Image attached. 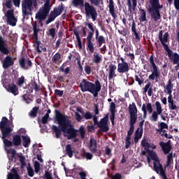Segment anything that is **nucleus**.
<instances>
[{"instance_id":"23","label":"nucleus","mask_w":179,"mask_h":179,"mask_svg":"<svg viewBox=\"0 0 179 179\" xmlns=\"http://www.w3.org/2000/svg\"><path fill=\"white\" fill-rule=\"evenodd\" d=\"M115 71H117V66H115V64H110L108 66V80H112L114 78H117Z\"/></svg>"},{"instance_id":"12","label":"nucleus","mask_w":179,"mask_h":179,"mask_svg":"<svg viewBox=\"0 0 179 179\" xmlns=\"http://www.w3.org/2000/svg\"><path fill=\"white\" fill-rule=\"evenodd\" d=\"M167 52V55L171 61H172L173 65H176L175 69H179V55L177 52H173L171 49H168L165 50Z\"/></svg>"},{"instance_id":"57","label":"nucleus","mask_w":179,"mask_h":179,"mask_svg":"<svg viewBox=\"0 0 179 179\" xmlns=\"http://www.w3.org/2000/svg\"><path fill=\"white\" fill-rule=\"evenodd\" d=\"M55 96L62 97V96H64V91L58 89L55 90Z\"/></svg>"},{"instance_id":"22","label":"nucleus","mask_w":179,"mask_h":179,"mask_svg":"<svg viewBox=\"0 0 179 179\" xmlns=\"http://www.w3.org/2000/svg\"><path fill=\"white\" fill-rule=\"evenodd\" d=\"M95 40L98 43V47H101L103 44H106V38L104 36H100V32L99 31V29L96 28L95 30Z\"/></svg>"},{"instance_id":"51","label":"nucleus","mask_w":179,"mask_h":179,"mask_svg":"<svg viewBox=\"0 0 179 179\" xmlns=\"http://www.w3.org/2000/svg\"><path fill=\"white\" fill-rule=\"evenodd\" d=\"M90 2L92 3V5H94V6H96L99 8L101 5H103V0H90Z\"/></svg>"},{"instance_id":"44","label":"nucleus","mask_w":179,"mask_h":179,"mask_svg":"<svg viewBox=\"0 0 179 179\" xmlns=\"http://www.w3.org/2000/svg\"><path fill=\"white\" fill-rule=\"evenodd\" d=\"M131 31L134 32V35L135 36L136 40H141V38L139 37V34L136 31V24H135V21L132 22Z\"/></svg>"},{"instance_id":"60","label":"nucleus","mask_w":179,"mask_h":179,"mask_svg":"<svg viewBox=\"0 0 179 179\" xmlns=\"http://www.w3.org/2000/svg\"><path fill=\"white\" fill-rule=\"evenodd\" d=\"M24 83V76H22L20 78H19L17 80V86H22Z\"/></svg>"},{"instance_id":"16","label":"nucleus","mask_w":179,"mask_h":179,"mask_svg":"<svg viewBox=\"0 0 179 179\" xmlns=\"http://www.w3.org/2000/svg\"><path fill=\"white\" fill-rule=\"evenodd\" d=\"M148 12L151 17L152 22H159V20H162V14H160V11H157V10H155L152 7H149L148 8Z\"/></svg>"},{"instance_id":"4","label":"nucleus","mask_w":179,"mask_h":179,"mask_svg":"<svg viewBox=\"0 0 179 179\" xmlns=\"http://www.w3.org/2000/svg\"><path fill=\"white\" fill-rule=\"evenodd\" d=\"M43 6L39 8L36 13L35 18L38 20V24H41L47 19L48 15H50V10H51L50 0H45Z\"/></svg>"},{"instance_id":"37","label":"nucleus","mask_w":179,"mask_h":179,"mask_svg":"<svg viewBox=\"0 0 179 179\" xmlns=\"http://www.w3.org/2000/svg\"><path fill=\"white\" fill-rule=\"evenodd\" d=\"M140 16L139 20L141 23H143V22H148V19L146 18V10L139 8Z\"/></svg>"},{"instance_id":"2","label":"nucleus","mask_w":179,"mask_h":179,"mask_svg":"<svg viewBox=\"0 0 179 179\" xmlns=\"http://www.w3.org/2000/svg\"><path fill=\"white\" fill-rule=\"evenodd\" d=\"M129 113L130 115L129 119V129L127 131V136H126L125 148L128 149L131 146V136L135 131V124L138 121V108L134 102L132 104L129 105Z\"/></svg>"},{"instance_id":"5","label":"nucleus","mask_w":179,"mask_h":179,"mask_svg":"<svg viewBox=\"0 0 179 179\" xmlns=\"http://www.w3.org/2000/svg\"><path fill=\"white\" fill-rule=\"evenodd\" d=\"M10 127H12V124L8 120V117H3L0 122V129L1 131V136L0 135V138H1V139L9 138L12 135L13 128Z\"/></svg>"},{"instance_id":"56","label":"nucleus","mask_w":179,"mask_h":179,"mask_svg":"<svg viewBox=\"0 0 179 179\" xmlns=\"http://www.w3.org/2000/svg\"><path fill=\"white\" fill-rule=\"evenodd\" d=\"M56 34H57V33L55 32V28L50 29L48 32V36H50V37H52V38H55Z\"/></svg>"},{"instance_id":"25","label":"nucleus","mask_w":179,"mask_h":179,"mask_svg":"<svg viewBox=\"0 0 179 179\" xmlns=\"http://www.w3.org/2000/svg\"><path fill=\"white\" fill-rule=\"evenodd\" d=\"M161 162L162 161H159V162H153L154 171H155L157 174H159V176L164 173H166V171H164Z\"/></svg>"},{"instance_id":"32","label":"nucleus","mask_w":179,"mask_h":179,"mask_svg":"<svg viewBox=\"0 0 179 179\" xmlns=\"http://www.w3.org/2000/svg\"><path fill=\"white\" fill-rule=\"evenodd\" d=\"M34 47H36L37 52H45L47 51V48L45 47L41 46V41L37 40L34 42Z\"/></svg>"},{"instance_id":"38","label":"nucleus","mask_w":179,"mask_h":179,"mask_svg":"<svg viewBox=\"0 0 179 179\" xmlns=\"http://www.w3.org/2000/svg\"><path fill=\"white\" fill-rule=\"evenodd\" d=\"M34 38L36 41L38 40V31H41V29L37 28V21L33 24Z\"/></svg>"},{"instance_id":"34","label":"nucleus","mask_w":179,"mask_h":179,"mask_svg":"<svg viewBox=\"0 0 179 179\" xmlns=\"http://www.w3.org/2000/svg\"><path fill=\"white\" fill-rule=\"evenodd\" d=\"M20 177L19 176V173H17V171L16 169L13 168L11 169V173H9L7 176V179H19Z\"/></svg>"},{"instance_id":"54","label":"nucleus","mask_w":179,"mask_h":179,"mask_svg":"<svg viewBox=\"0 0 179 179\" xmlns=\"http://www.w3.org/2000/svg\"><path fill=\"white\" fill-rule=\"evenodd\" d=\"M3 6H6L7 9H12V7L13 6V3L12 2V0H6L5 3H3Z\"/></svg>"},{"instance_id":"19","label":"nucleus","mask_w":179,"mask_h":179,"mask_svg":"<svg viewBox=\"0 0 179 179\" xmlns=\"http://www.w3.org/2000/svg\"><path fill=\"white\" fill-rule=\"evenodd\" d=\"M19 65L22 69H25L27 71L29 68H31L33 64L31 63V60H30L29 58L25 59L24 57H22L19 60Z\"/></svg>"},{"instance_id":"7","label":"nucleus","mask_w":179,"mask_h":179,"mask_svg":"<svg viewBox=\"0 0 179 179\" xmlns=\"http://www.w3.org/2000/svg\"><path fill=\"white\" fill-rule=\"evenodd\" d=\"M85 13L87 19H92V22H96L97 20V10L90 3L85 1Z\"/></svg>"},{"instance_id":"17","label":"nucleus","mask_w":179,"mask_h":179,"mask_svg":"<svg viewBox=\"0 0 179 179\" xmlns=\"http://www.w3.org/2000/svg\"><path fill=\"white\" fill-rule=\"evenodd\" d=\"M155 106L157 111H153L151 116V121L156 122L159 118V115L163 113V109L162 108V104L159 101L155 102Z\"/></svg>"},{"instance_id":"21","label":"nucleus","mask_w":179,"mask_h":179,"mask_svg":"<svg viewBox=\"0 0 179 179\" xmlns=\"http://www.w3.org/2000/svg\"><path fill=\"white\" fill-rule=\"evenodd\" d=\"M0 52L4 55H8L10 52L9 49L6 47V41L3 39L2 36H0Z\"/></svg>"},{"instance_id":"41","label":"nucleus","mask_w":179,"mask_h":179,"mask_svg":"<svg viewBox=\"0 0 179 179\" xmlns=\"http://www.w3.org/2000/svg\"><path fill=\"white\" fill-rule=\"evenodd\" d=\"M31 142V141L30 140V137L27 136H22V146H24V148H29Z\"/></svg>"},{"instance_id":"10","label":"nucleus","mask_w":179,"mask_h":179,"mask_svg":"<svg viewBox=\"0 0 179 179\" xmlns=\"http://www.w3.org/2000/svg\"><path fill=\"white\" fill-rule=\"evenodd\" d=\"M4 143L6 148H12L14 146L15 148H17L19 146H22V136L19 134H16L13 137V141H9L6 139V138H1Z\"/></svg>"},{"instance_id":"36","label":"nucleus","mask_w":179,"mask_h":179,"mask_svg":"<svg viewBox=\"0 0 179 179\" xmlns=\"http://www.w3.org/2000/svg\"><path fill=\"white\" fill-rule=\"evenodd\" d=\"M169 41V32H166L164 34V37L162 38V42H161V44H162L164 47V50L165 51H167L168 50H170V48H169V45L166 44Z\"/></svg>"},{"instance_id":"11","label":"nucleus","mask_w":179,"mask_h":179,"mask_svg":"<svg viewBox=\"0 0 179 179\" xmlns=\"http://www.w3.org/2000/svg\"><path fill=\"white\" fill-rule=\"evenodd\" d=\"M76 111L77 112L75 113V117L78 122H80L82 118H85V120H92V118H93V115H92L90 111L85 113L82 108H77Z\"/></svg>"},{"instance_id":"46","label":"nucleus","mask_w":179,"mask_h":179,"mask_svg":"<svg viewBox=\"0 0 179 179\" xmlns=\"http://www.w3.org/2000/svg\"><path fill=\"white\" fill-rule=\"evenodd\" d=\"M38 113V107L35 106L29 113V115L31 118H36L37 117V113Z\"/></svg>"},{"instance_id":"43","label":"nucleus","mask_w":179,"mask_h":179,"mask_svg":"<svg viewBox=\"0 0 179 179\" xmlns=\"http://www.w3.org/2000/svg\"><path fill=\"white\" fill-rule=\"evenodd\" d=\"M168 103H169V110H177V105H176V102H174V100L173 99H171L170 97H168Z\"/></svg>"},{"instance_id":"3","label":"nucleus","mask_w":179,"mask_h":179,"mask_svg":"<svg viewBox=\"0 0 179 179\" xmlns=\"http://www.w3.org/2000/svg\"><path fill=\"white\" fill-rule=\"evenodd\" d=\"M79 87L81 92H89L94 97L99 96V92L101 90V84L99 80H96L94 83L87 81L86 79H83L81 83L79 84Z\"/></svg>"},{"instance_id":"35","label":"nucleus","mask_w":179,"mask_h":179,"mask_svg":"<svg viewBox=\"0 0 179 179\" xmlns=\"http://www.w3.org/2000/svg\"><path fill=\"white\" fill-rule=\"evenodd\" d=\"M8 89L9 92H10V93L14 94V96H16L17 94H19V88H17V85H16L13 83L9 84L8 85Z\"/></svg>"},{"instance_id":"18","label":"nucleus","mask_w":179,"mask_h":179,"mask_svg":"<svg viewBox=\"0 0 179 179\" xmlns=\"http://www.w3.org/2000/svg\"><path fill=\"white\" fill-rule=\"evenodd\" d=\"M88 148L92 153H96V156H98L99 157L101 156V152H97V141H96V139L90 138Z\"/></svg>"},{"instance_id":"62","label":"nucleus","mask_w":179,"mask_h":179,"mask_svg":"<svg viewBox=\"0 0 179 179\" xmlns=\"http://www.w3.org/2000/svg\"><path fill=\"white\" fill-rule=\"evenodd\" d=\"M85 26H87L91 31H94V24H93V22H86Z\"/></svg>"},{"instance_id":"1","label":"nucleus","mask_w":179,"mask_h":179,"mask_svg":"<svg viewBox=\"0 0 179 179\" xmlns=\"http://www.w3.org/2000/svg\"><path fill=\"white\" fill-rule=\"evenodd\" d=\"M56 113V121L57 122L58 127L55 124L52 126V131L55 133V135L57 139L61 138V135H62V132L64 134V136L68 139V141H71V139H73L74 143H76L79 141V138H76L78 136V130L75 129L72 123H71V120L67 119L66 115L61 113L59 110H55Z\"/></svg>"},{"instance_id":"20","label":"nucleus","mask_w":179,"mask_h":179,"mask_svg":"<svg viewBox=\"0 0 179 179\" xmlns=\"http://www.w3.org/2000/svg\"><path fill=\"white\" fill-rule=\"evenodd\" d=\"M164 93H168L169 96L171 99H173V95L171 93H173V87H174V84L171 82V79H169L168 80V83L166 85V84L164 83Z\"/></svg>"},{"instance_id":"55","label":"nucleus","mask_w":179,"mask_h":179,"mask_svg":"<svg viewBox=\"0 0 179 179\" xmlns=\"http://www.w3.org/2000/svg\"><path fill=\"white\" fill-rule=\"evenodd\" d=\"M102 58L99 54L94 55V64H100L101 62Z\"/></svg>"},{"instance_id":"42","label":"nucleus","mask_w":179,"mask_h":179,"mask_svg":"<svg viewBox=\"0 0 179 179\" xmlns=\"http://www.w3.org/2000/svg\"><path fill=\"white\" fill-rule=\"evenodd\" d=\"M73 34L76 36L77 38L78 48H80V50H82L83 48L82 40L80 39V36H79V31H78V30L76 29H74Z\"/></svg>"},{"instance_id":"52","label":"nucleus","mask_w":179,"mask_h":179,"mask_svg":"<svg viewBox=\"0 0 179 179\" xmlns=\"http://www.w3.org/2000/svg\"><path fill=\"white\" fill-rule=\"evenodd\" d=\"M19 159L21 164L20 169H24V166H26V158L23 155H20Z\"/></svg>"},{"instance_id":"29","label":"nucleus","mask_w":179,"mask_h":179,"mask_svg":"<svg viewBox=\"0 0 179 179\" xmlns=\"http://www.w3.org/2000/svg\"><path fill=\"white\" fill-rule=\"evenodd\" d=\"M108 8H109V13H110L112 17H113V19H116L117 13H115V7L114 6L113 0H109Z\"/></svg>"},{"instance_id":"45","label":"nucleus","mask_w":179,"mask_h":179,"mask_svg":"<svg viewBox=\"0 0 179 179\" xmlns=\"http://www.w3.org/2000/svg\"><path fill=\"white\" fill-rule=\"evenodd\" d=\"M166 162L165 165V169L167 167H170V164H171V162H173V152L169 153L166 156Z\"/></svg>"},{"instance_id":"31","label":"nucleus","mask_w":179,"mask_h":179,"mask_svg":"<svg viewBox=\"0 0 179 179\" xmlns=\"http://www.w3.org/2000/svg\"><path fill=\"white\" fill-rule=\"evenodd\" d=\"M132 1V2H131ZM127 0V6L129 12H132L136 9V6H138V0Z\"/></svg>"},{"instance_id":"14","label":"nucleus","mask_w":179,"mask_h":179,"mask_svg":"<svg viewBox=\"0 0 179 179\" xmlns=\"http://www.w3.org/2000/svg\"><path fill=\"white\" fill-rule=\"evenodd\" d=\"M15 10L10 9L8 10L6 13L5 14L6 17L7 18V23L10 24V26H16V23L17 22V19L15 17Z\"/></svg>"},{"instance_id":"8","label":"nucleus","mask_w":179,"mask_h":179,"mask_svg":"<svg viewBox=\"0 0 179 179\" xmlns=\"http://www.w3.org/2000/svg\"><path fill=\"white\" fill-rule=\"evenodd\" d=\"M22 12L23 19H26V16L32 15L33 9V0H22Z\"/></svg>"},{"instance_id":"15","label":"nucleus","mask_w":179,"mask_h":179,"mask_svg":"<svg viewBox=\"0 0 179 179\" xmlns=\"http://www.w3.org/2000/svg\"><path fill=\"white\" fill-rule=\"evenodd\" d=\"M94 36V31H89L88 34L87 36V50L90 52V54H93L94 52V43L92 41L93 38V36Z\"/></svg>"},{"instance_id":"24","label":"nucleus","mask_w":179,"mask_h":179,"mask_svg":"<svg viewBox=\"0 0 179 179\" xmlns=\"http://www.w3.org/2000/svg\"><path fill=\"white\" fill-rule=\"evenodd\" d=\"M13 64H15V62H13L12 57L7 55L2 62V66L4 69H8V68L13 66Z\"/></svg>"},{"instance_id":"49","label":"nucleus","mask_w":179,"mask_h":179,"mask_svg":"<svg viewBox=\"0 0 179 179\" xmlns=\"http://www.w3.org/2000/svg\"><path fill=\"white\" fill-rule=\"evenodd\" d=\"M141 145L143 148H145V150H146V152H149L150 144L148 142V141H146V139H143L141 141Z\"/></svg>"},{"instance_id":"58","label":"nucleus","mask_w":179,"mask_h":179,"mask_svg":"<svg viewBox=\"0 0 179 179\" xmlns=\"http://www.w3.org/2000/svg\"><path fill=\"white\" fill-rule=\"evenodd\" d=\"M110 113L115 114L117 110H115V103L111 102L110 105Z\"/></svg>"},{"instance_id":"39","label":"nucleus","mask_w":179,"mask_h":179,"mask_svg":"<svg viewBox=\"0 0 179 179\" xmlns=\"http://www.w3.org/2000/svg\"><path fill=\"white\" fill-rule=\"evenodd\" d=\"M143 134V130H141L140 128H137L134 134V142L135 143H138L139 139L142 138V135Z\"/></svg>"},{"instance_id":"47","label":"nucleus","mask_w":179,"mask_h":179,"mask_svg":"<svg viewBox=\"0 0 179 179\" xmlns=\"http://www.w3.org/2000/svg\"><path fill=\"white\" fill-rule=\"evenodd\" d=\"M52 62H53V64H58L61 62V54L59 52L55 54V55L52 57Z\"/></svg>"},{"instance_id":"13","label":"nucleus","mask_w":179,"mask_h":179,"mask_svg":"<svg viewBox=\"0 0 179 179\" xmlns=\"http://www.w3.org/2000/svg\"><path fill=\"white\" fill-rule=\"evenodd\" d=\"M121 63L117 64V72L118 73H128L129 72V64L125 62L124 57L120 58Z\"/></svg>"},{"instance_id":"50","label":"nucleus","mask_w":179,"mask_h":179,"mask_svg":"<svg viewBox=\"0 0 179 179\" xmlns=\"http://www.w3.org/2000/svg\"><path fill=\"white\" fill-rule=\"evenodd\" d=\"M22 99L23 101H24L26 103V104H30V103H31V101H33V99H30V97H29V94H27L22 95Z\"/></svg>"},{"instance_id":"28","label":"nucleus","mask_w":179,"mask_h":179,"mask_svg":"<svg viewBox=\"0 0 179 179\" xmlns=\"http://www.w3.org/2000/svg\"><path fill=\"white\" fill-rule=\"evenodd\" d=\"M150 8L160 12V9L163 8V5L160 4V0H150Z\"/></svg>"},{"instance_id":"61","label":"nucleus","mask_w":179,"mask_h":179,"mask_svg":"<svg viewBox=\"0 0 179 179\" xmlns=\"http://www.w3.org/2000/svg\"><path fill=\"white\" fill-rule=\"evenodd\" d=\"M105 155L108 157V159L113 156V154L111 153V149L108 147H106L105 148Z\"/></svg>"},{"instance_id":"59","label":"nucleus","mask_w":179,"mask_h":179,"mask_svg":"<svg viewBox=\"0 0 179 179\" xmlns=\"http://www.w3.org/2000/svg\"><path fill=\"white\" fill-rule=\"evenodd\" d=\"M135 80L136 82H138V84L139 85V86H141V85H142V83H143V82H145V79H143V78H139V76H138V75L135 76Z\"/></svg>"},{"instance_id":"53","label":"nucleus","mask_w":179,"mask_h":179,"mask_svg":"<svg viewBox=\"0 0 179 179\" xmlns=\"http://www.w3.org/2000/svg\"><path fill=\"white\" fill-rule=\"evenodd\" d=\"M150 64L153 69H159V67H157V66H156V63H155V58L153 57V55H152L150 57Z\"/></svg>"},{"instance_id":"64","label":"nucleus","mask_w":179,"mask_h":179,"mask_svg":"<svg viewBox=\"0 0 179 179\" xmlns=\"http://www.w3.org/2000/svg\"><path fill=\"white\" fill-rule=\"evenodd\" d=\"M111 179H122V175L121 173H115L111 176Z\"/></svg>"},{"instance_id":"27","label":"nucleus","mask_w":179,"mask_h":179,"mask_svg":"<svg viewBox=\"0 0 179 179\" xmlns=\"http://www.w3.org/2000/svg\"><path fill=\"white\" fill-rule=\"evenodd\" d=\"M28 93H33V90H35L36 92H40V85L37 84V82L34 81L27 85Z\"/></svg>"},{"instance_id":"33","label":"nucleus","mask_w":179,"mask_h":179,"mask_svg":"<svg viewBox=\"0 0 179 179\" xmlns=\"http://www.w3.org/2000/svg\"><path fill=\"white\" fill-rule=\"evenodd\" d=\"M147 152L150 159L154 161V163H159V162H162V160L159 159V157L157 156L156 152L153 150H148Z\"/></svg>"},{"instance_id":"6","label":"nucleus","mask_w":179,"mask_h":179,"mask_svg":"<svg viewBox=\"0 0 179 179\" xmlns=\"http://www.w3.org/2000/svg\"><path fill=\"white\" fill-rule=\"evenodd\" d=\"M92 118L94 121V125H96L98 128H99V132L103 134L110 131V127H108V114L106 115L105 117L101 118L99 122L96 115H92Z\"/></svg>"},{"instance_id":"48","label":"nucleus","mask_w":179,"mask_h":179,"mask_svg":"<svg viewBox=\"0 0 179 179\" xmlns=\"http://www.w3.org/2000/svg\"><path fill=\"white\" fill-rule=\"evenodd\" d=\"M72 3L75 6H80V8L85 7V0H73Z\"/></svg>"},{"instance_id":"9","label":"nucleus","mask_w":179,"mask_h":179,"mask_svg":"<svg viewBox=\"0 0 179 179\" xmlns=\"http://www.w3.org/2000/svg\"><path fill=\"white\" fill-rule=\"evenodd\" d=\"M62 12H64V4L59 5L57 7H55L53 8V10L50 11V13L49 15V17L48 20H46L45 24H50L51 22H54L58 16L62 15Z\"/></svg>"},{"instance_id":"63","label":"nucleus","mask_w":179,"mask_h":179,"mask_svg":"<svg viewBox=\"0 0 179 179\" xmlns=\"http://www.w3.org/2000/svg\"><path fill=\"white\" fill-rule=\"evenodd\" d=\"M34 170L35 173H38V171H40V162L38 161L34 162Z\"/></svg>"},{"instance_id":"40","label":"nucleus","mask_w":179,"mask_h":179,"mask_svg":"<svg viewBox=\"0 0 179 179\" xmlns=\"http://www.w3.org/2000/svg\"><path fill=\"white\" fill-rule=\"evenodd\" d=\"M65 152H66L67 156H69V157H70V158L73 157L74 151L72 150V145H71V144H67L66 145Z\"/></svg>"},{"instance_id":"30","label":"nucleus","mask_w":179,"mask_h":179,"mask_svg":"<svg viewBox=\"0 0 179 179\" xmlns=\"http://www.w3.org/2000/svg\"><path fill=\"white\" fill-rule=\"evenodd\" d=\"M159 146L162 148L164 155H169V153H170L173 149V147H170L169 145L164 144V142L163 141L159 143Z\"/></svg>"},{"instance_id":"26","label":"nucleus","mask_w":179,"mask_h":179,"mask_svg":"<svg viewBox=\"0 0 179 179\" xmlns=\"http://www.w3.org/2000/svg\"><path fill=\"white\" fill-rule=\"evenodd\" d=\"M159 78H160V70L159 69H153L152 73L148 76L150 80H155V82H159Z\"/></svg>"}]
</instances>
